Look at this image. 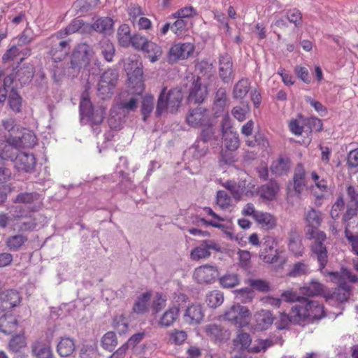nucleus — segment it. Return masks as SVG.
<instances>
[{"instance_id":"nucleus-27","label":"nucleus","mask_w":358,"mask_h":358,"mask_svg":"<svg viewBox=\"0 0 358 358\" xmlns=\"http://www.w3.org/2000/svg\"><path fill=\"white\" fill-rule=\"evenodd\" d=\"M180 308L178 305L169 307L161 316L158 324L161 327H169L176 322L179 317Z\"/></svg>"},{"instance_id":"nucleus-47","label":"nucleus","mask_w":358,"mask_h":358,"mask_svg":"<svg viewBox=\"0 0 358 358\" xmlns=\"http://www.w3.org/2000/svg\"><path fill=\"white\" fill-rule=\"evenodd\" d=\"M101 345L103 349L112 351L117 345V339L115 332H106L101 338Z\"/></svg>"},{"instance_id":"nucleus-23","label":"nucleus","mask_w":358,"mask_h":358,"mask_svg":"<svg viewBox=\"0 0 358 358\" xmlns=\"http://www.w3.org/2000/svg\"><path fill=\"white\" fill-rule=\"evenodd\" d=\"M219 75L224 83H229L233 78V63L230 56L222 55L220 58Z\"/></svg>"},{"instance_id":"nucleus-11","label":"nucleus","mask_w":358,"mask_h":358,"mask_svg":"<svg viewBox=\"0 0 358 358\" xmlns=\"http://www.w3.org/2000/svg\"><path fill=\"white\" fill-rule=\"evenodd\" d=\"M212 120L210 111L203 107L198 106L190 109L186 115L187 124L193 128H200Z\"/></svg>"},{"instance_id":"nucleus-32","label":"nucleus","mask_w":358,"mask_h":358,"mask_svg":"<svg viewBox=\"0 0 358 358\" xmlns=\"http://www.w3.org/2000/svg\"><path fill=\"white\" fill-rule=\"evenodd\" d=\"M255 221L264 229H273L276 225V219L271 213L259 211L255 215Z\"/></svg>"},{"instance_id":"nucleus-14","label":"nucleus","mask_w":358,"mask_h":358,"mask_svg":"<svg viewBox=\"0 0 358 358\" xmlns=\"http://www.w3.org/2000/svg\"><path fill=\"white\" fill-rule=\"evenodd\" d=\"M22 300L21 294L16 289H8L0 294V310L6 311L20 305Z\"/></svg>"},{"instance_id":"nucleus-9","label":"nucleus","mask_w":358,"mask_h":358,"mask_svg":"<svg viewBox=\"0 0 358 358\" xmlns=\"http://www.w3.org/2000/svg\"><path fill=\"white\" fill-rule=\"evenodd\" d=\"M194 50L195 47L192 43H174L168 52V62L173 64L180 60L187 59L193 54Z\"/></svg>"},{"instance_id":"nucleus-56","label":"nucleus","mask_w":358,"mask_h":358,"mask_svg":"<svg viewBox=\"0 0 358 358\" xmlns=\"http://www.w3.org/2000/svg\"><path fill=\"white\" fill-rule=\"evenodd\" d=\"M171 25V31L177 37H182L187 31V22L185 20L176 18Z\"/></svg>"},{"instance_id":"nucleus-28","label":"nucleus","mask_w":358,"mask_h":358,"mask_svg":"<svg viewBox=\"0 0 358 358\" xmlns=\"http://www.w3.org/2000/svg\"><path fill=\"white\" fill-rule=\"evenodd\" d=\"M306 175V172L303 164L299 163L294 169L293 177L294 189L298 193H301L306 187L307 181Z\"/></svg>"},{"instance_id":"nucleus-45","label":"nucleus","mask_w":358,"mask_h":358,"mask_svg":"<svg viewBox=\"0 0 358 358\" xmlns=\"http://www.w3.org/2000/svg\"><path fill=\"white\" fill-rule=\"evenodd\" d=\"M201 128H202V129L201 131L200 137L202 141L207 143L215 138V127L213 119Z\"/></svg>"},{"instance_id":"nucleus-49","label":"nucleus","mask_w":358,"mask_h":358,"mask_svg":"<svg viewBox=\"0 0 358 358\" xmlns=\"http://www.w3.org/2000/svg\"><path fill=\"white\" fill-rule=\"evenodd\" d=\"M216 203L220 209L227 210L232 206V199L225 191L219 190L217 192Z\"/></svg>"},{"instance_id":"nucleus-10","label":"nucleus","mask_w":358,"mask_h":358,"mask_svg":"<svg viewBox=\"0 0 358 358\" xmlns=\"http://www.w3.org/2000/svg\"><path fill=\"white\" fill-rule=\"evenodd\" d=\"M277 245L278 241L275 237L266 236L259 252L260 259L268 264L276 262L279 259V250L275 248Z\"/></svg>"},{"instance_id":"nucleus-54","label":"nucleus","mask_w":358,"mask_h":358,"mask_svg":"<svg viewBox=\"0 0 358 358\" xmlns=\"http://www.w3.org/2000/svg\"><path fill=\"white\" fill-rule=\"evenodd\" d=\"M197 15V11L193 6H185L178 9L171 16L173 18L186 19L193 18Z\"/></svg>"},{"instance_id":"nucleus-17","label":"nucleus","mask_w":358,"mask_h":358,"mask_svg":"<svg viewBox=\"0 0 358 358\" xmlns=\"http://www.w3.org/2000/svg\"><path fill=\"white\" fill-rule=\"evenodd\" d=\"M206 335L215 343H223L229 339L230 331L221 325L209 324L204 327Z\"/></svg>"},{"instance_id":"nucleus-64","label":"nucleus","mask_w":358,"mask_h":358,"mask_svg":"<svg viewBox=\"0 0 358 358\" xmlns=\"http://www.w3.org/2000/svg\"><path fill=\"white\" fill-rule=\"evenodd\" d=\"M310 178L315 183V187L321 192H327L328 190V182L324 178H321L316 171H312Z\"/></svg>"},{"instance_id":"nucleus-60","label":"nucleus","mask_w":358,"mask_h":358,"mask_svg":"<svg viewBox=\"0 0 358 358\" xmlns=\"http://www.w3.org/2000/svg\"><path fill=\"white\" fill-rule=\"evenodd\" d=\"M26 339L23 335L13 336L9 342V349L13 352H19L21 349L25 348Z\"/></svg>"},{"instance_id":"nucleus-42","label":"nucleus","mask_w":358,"mask_h":358,"mask_svg":"<svg viewBox=\"0 0 358 358\" xmlns=\"http://www.w3.org/2000/svg\"><path fill=\"white\" fill-rule=\"evenodd\" d=\"M295 315V313L293 312V307L291 308L290 315L285 312L280 313L278 320L275 322L276 328L279 330H282L287 329L290 323L296 324L294 320V316Z\"/></svg>"},{"instance_id":"nucleus-43","label":"nucleus","mask_w":358,"mask_h":358,"mask_svg":"<svg viewBox=\"0 0 358 358\" xmlns=\"http://www.w3.org/2000/svg\"><path fill=\"white\" fill-rule=\"evenodd\" d=\"M113 20L110 17H100L97 19L91 26V30L94 29L98 32H107L112 29Z\"/></svg>"},{"instance_id":"nucleus-39","label":"nucleus","mask_w":358,"mask_h":358,"mask_svg":"<svg viewBox=\"0 0 358 358\" xmlns=\"http://www.w3.org/2000/svg\"><path fill=\"white\" fill-rule=\"evenodd\" d=\"M117 40L119 45L122 47L128 48L131 45L132 35L128 24H122L117 29Z\"/></svg>"},{"instance_id":"nucleus-31","label":"nucleus","mask_w":358,"mask_h":358,"mask_svg":"<svg viewBox=\"0 0 358 358\" xmlns=\"http://www.w3.org/2000/svg\"><path fill=\"white\" fill-rule=\"evenodd\" d=\"M152 63L157 62L163 54L162 47L155 42L150 40L141 51Z\"/></svg>"},{"instance_id":"nucleus-13","label":"nucleus","mask_w":358,"mask_h":358,"mask_svg":"<svg viewBox=\"0 0 358 358\" xmlns=\"http://www.w3.org/2000/svg\"><path fill=\"white\" fill-rule=\"evenodd\" d=\"M219 275V271L215 266L204 264L195 268L193 278L199 284H211Z\"/></svg>"},{"instance_id":"nucleus-26","label":"nucleus","mask_w":358,"mask_h":358,"mask_svg":"<svg viewBox=\"0 0 358 358\" xmlns=\"http://www.w3.org/2000/svg\"><path fill=\"white\" fill-rule=\"evenodd\" d=\"M13 136H9L7 140H0V159L14 160L17 153V148L13 143Z\"/></svg>"},{"instance_id":"nucleus-3","label":"nucleus","mask_w":358,"mask_h":358,"mask_svg":"<svg viewBox=\"0 0 358 358\" xmlns=\"http://www.w3.org/2000/svg\"><path fill=\"white\" fill-rule=\"evenodd\" d=\"M183 99L182 90L178 88H173L167 90L164 87L162 90L157 99L156 115L159 117L166 110L171 113L178 111Z\"/></svg>"},{"instance_id":"nucleus-29","label":"nucleus","mask_w":358,"mask_h":358,"mask_svg":"<svg viewBox=\"0 0 358 358\" xmlns=\"http://www.w3.org/2000/svg\"><path fill=\"white\" fill-rule=\"evenodd\" d=\"M288 249L295 257H301L304 252L301 238L295 231H292L289 234Z\"/></svg>"},{"instance_id":"nucleus-37","label":"nucleus","mask_w":358,"mask_h":358,"mask_svg":"<svg viewBox=\"0 0 358 358\" xmlns=\"http://www.w3.org/2000/svg\"><path fill=\"white\" fill-rule=\"evenodd\" d=\"M151 296V292H146L139 296L134 304L133 311L137 314L146 313L148 310Z\"/></svg>"},{"instance_id":"nucleus-22","label":"nucleus","mask_w":358,"mask_h":358,"mask_svg":"<svg viewBox=\"0 0 358 358\" xmlns=\"http://www.w3.org/2000/svg\"><path fill=\"white\" fill-rule=\"evenodd\" d=\"M32 352L36 358H52L50 341L48 338H40L32 345Z\"/></svg>"},{"instance_id":"nucleus-20","label":"nucleus","mask_w":358,"mask_h":358,"mask_svg":"<svg viewBox=\"0 0 358 358\" xmlns=\"http://www.w3.org/2000/svg\"><path fill=\"white\" fill-rule=\"evenodd\" d=\"M91 31L90 24L85 23L82 19L75 18L64 29L57 33V38H63L64 36H68L76 32L86 33Z\"/></svg>"},{"instance_id":"nucleus-18","label":"nucleus","mask_w":358,"mask_h":358,"mask_svg":"<svg viewBox=\"0 0 358 358\" xmlns=\"http://www.w3.org/2000/svg\"><path fill=\"white\" fill-rule=\"evenodd\" d=\"M350 294L351 287L346 284H340L333 292L325 293L324 297L327 302H333L339 304L347 301Z\"/></svg>"},{"instance_id":"nucleus-44","label":"nucleus","mask_w":358,"mask_h":358,"mask_svg":"<svg viewBox=\"0 0 358 358\" xmlns=\"http://www.w3.org/2000/svg\"><path fill=\"white\" fill-rule=\"evenodd\" d=\"M250 90V83L248 79L240 80L234 86L233 97L234 99H243Z\"/></svg>"},{"instance_id":"nucleus-19","label":"nucleus","mask_w":358,"mask_h":358,"mask_svg":"<svg viewBox=\"0 0 358 358\" xmlns=\"http://www.w3.org/2000/svg\"><path fill=\"white\" fill-rule=\"evenodd\" d=\"M208 94L207 87L203 86L201 80L199 77H196L192 82L189 89L188 100L189 102L201 103L204 101Z\"/></svg>"},{"instance_id":"nucleus-7","label":"nucleus","mask_w":358,"mask_h":358,"mask_svg":"<svg viewBox=\"0 0 358 358\" xmlns=\"http://www.w3.org/2000/svg\"><path fill=\"white\" fill-rule=\"evenodd\" d=\"M129 82L136 94H141L145 90L143 72L141 63L130 61L124 66Z\"/></svg>"},{"instance_id":"nucleus-40","label":"nucleus","mask_w":358,"mask_h":358,"mask_svg":"<svg viewBox=\"0 0 358 358\" xmlns=\"http://www.w3.org/2000/svg\"><path fill=\"white\" fill-rule=\"evenodd\" d=\"M101 53L104 59L110 62L115 55V47L112 42L108 38L102 39L99 43Z\"/></svg>"},{"instance_id":"nucleus-41","label":"nucleus","mask_w":358,"mask_h":358,"mask_svg":"<svg viewBox=\"0 0 358 358\" xmlns=\"http://www.w3.org/2000/svg\"><path fill=\"white\" fill-rule=\"evenodd\" d=\"M305 117L299 114L296 118L290 120L288 124L290 131L295 136H301L303 131Z\"/></svg>"},{"instance_id":"nucleus-59","label":"nucleus","mask_w":358,"mask_h":358,"mask_svg":"<svg viewBox=\"0 0 358 358\" xmlns=\"http://www.w3.org/2000/svg\"><path fill=\"white\" fill-rule=\"evenodd\" d=\"M239 278L236 274H226L220 278V284L224 288H231L239 284Z\"/></svg>"},{"instance_id":"nucleus-38","label":"nucleus","mask_w":358,"mask_h":358,"mask_svg":"<svg viewBox=\"0 0 358 358\" xmlns=\"http://www.w3.org/2000/svg\"><path fill=\"white\" fill-rule=\"evenodd\" d=\"M28 238L22 234H15L9 236L6 241V245L9 250L16 252L20 250L27 242Z\"/></svg>"},{"instance_id":"nucleus-50","label":"nucleus","mask_w":358,"mask_h":358,"mask_svg":"<svg viewBox=\"0 0 358 358\" xmlns=\"http://www.w3.org/2000/svg\"><path fill=\"white\" fill-rule=\"evenodd\" d=\"M154 108V96L152 95H146L143 99L141 106V113L143 120L146 121Z\"/></svg>"},{"instance_id":"nucleus-46","label":"nucleus","mask_w":358,"mask_h":358,"mask_svg":"<svg viewBox=\"0 0 358 358\" xmlns=\"http://www.w3.org/2000/svg\"><path fill=\"white\" fill-rule=\"evenodd\" d=\"M223 301V294L217 290H213L209 292L206 297V303L211 308H215L220 306Z\"/></svg>"},{"instance_id":"nucleus-24","label":"nucleus","mask_w":358,"mask_h":358,"mask_svg":"<svg viewBox=\"0 0 358 358\" xmlns=\"http://www.w3.org/2000/svg\"><path fill=\"white\" fill-rule=\"evenodd\" d=\"M255 329L264 331L268 329L273 323L274 317L272 313L266 310H261L255 313Z\"/></svg>"},{"instance_id":"nucleus-53","label":"nucleus","mask_w":358,"mask_h":358,"mask_svg":"<svg viewBox=\"0 0 358 358\" xmlns=\"http://www.w3.org/2000/svg\"><path fill=\"white\" fill-rule=\"evenodd\" d=\"M278 187L276 184L270 183L264 185L259 189L260 195L267 200H273L277 194Z\"/></svg>"},{"instance_id":"nucleus-5","label":"nucleus","mask_w":358,"mask_h":358,"mask_svg":"<svg viewBox=\"0 0 358 358\" xmlns=\"http://www.w3.org/2000/svg\"><path fill=\"white\" fill-rule=\"evenodd\" d=\"M235 348L241 351H247L252 353H258L262 350H266L271 345V342L268 340H259L257 344H252V338L250 334L239 331L233 341Z\"/></svg>"},{"instance_id":"nucleus-63","label":"nucleus","mask_w":358,"mask_h":358,"mask_svg":"<svg viewBox=\"0 0 358 358\" xmlns=\"http://www.w3.org/2000/svg\"><path fill=\"white\" fill-rule=\"evenodd\" d=\"M305 125L309 129L310 132H320L323 129V124L320 119L317 117H305Z\"/></svg>"},{"instance_id":"nucleus-6","label":"nucleus","mask_w":358,"mask_h":358,"mask_svg":"<svg viewBox=\"0 0 358 358\" xmlns=\"http://www.w3.org/2000/svg\"><path fill=\"white\" fill-rule=\"evenodd\" d=\"M251 313L248 307L234 304L227 309L223 315L224 320L230 322L237 327L243 328L250 324Z\"/></svg>"},{"instance_id":"nucleus-62","label":"nucleus","mask_w":358,"mask_h":358,"mask_svg":"<svg viewBox=\"0 0 358 358\" xmlns=\"http://www.w3.org/2000/svg\"><path fill=\"white\" fill-rule=\"evenodd\" d=\"M236 298L242 303H248L252 301L254 297V292L251 288H243L235 290Z\"/></svg>"},{"instance_id":"nucleus-30","label":"nucleus","mask_w":358,"mask_h":358,"mask_svg":"<svg viewBox=\"0 0 358 358\" xmlns=\"http://www.w3.org/2000/svg\"><path fill=\"white\" fill-rule=\"evenodd\" d=\"M18 322L12 314H5L0 317V331L11 334L17 331Z\"/></svg>"},{"instance_id":"nucleus-33","label":"nucleus","mask_w":358,"mask_h":358,"mask_svg":"<svg viewBox=\"0 0 358 358\" xmlns=\"http://www.w3.org/2000/svg\"><path fill=\"white\" fill-rule=\"evenodd\" d=\"M76 350L73 339L62 337L57 345V352L59 356L66 357L71 356Z\"/></svg>"},{"instance_id":"nucleus-36","label":"nucleus","mask_w":358,"mask_h":358,"mask_svg":"<svg viewBox=\"0 0 358 358\" xmlns=\"http://www.w3.org/2000/svg\"><path fill=\"white\" fill-rule=\"evenodd\" d=\"M227 103L225 89L220 88L215 93L213 109L215 116L218 117L224 111Z\"/></svg>"},{"instance_id":"nucleus-25","label":"nucleus","mask_w":358,"mask_h":358,"mask_svg":"<svg viewBox=\"0 0 358 358\" xmlns=\"http://www.w3.org/2000/svg\"><path fill=\"white\" fill-rule=\"evenodd\" d=\"M12 141L13 143L19 149L21 148H33L37 144L38 139L33 131L24 129L21 136H13Z\"/></svg>"},{"instance_id":"nucleus-57","label":"nucleus","mask_w":358,"mask_h":358,"mask_svg":"<svg viewBox=\"0 0 358 358\" xmlns=\"http://www.w3.org/2000/svg\"><path fill=\"white\" fill-rule=\"evenodd\" d=\"M309 272V267L307 264L303 262H299L294 264L292 269L289 272L290 277H299L303 275H307Z\"/></svg>"},{"instance_id":"nucleus-34","label":"nucleus","mask_w":358,"mask_h":358,"mask_svg":"<svg viewBox=\"0 0 358 358\" xmlns=\"http://www.w3.org/2000/svg\"><path fill=\"white\" fill-rule=\"evenodd\" d=\"M300 292L308 296L324 295V286L317 280H311L308 285L300 288Z\"/></svg>"},{"instance_id":"nucleus-55","label":"nucleus","mask_w":358,"mask_h":358,"mask_svg":"<svg viewBox=\"0 0 358 358\" xmlns=\"http://www.w3.org/2000/svg\"><path fill=\"white\" fill-rule=\"evenodd\" d=\"M39 194L37 192H22L17 195L14 200V203L31 204L38 200Z\"/></svg>"},{"instance_id":"nucleus-16","label":"nucleus","mask_w":358,"mask_h":358,"mask_svg":"<svg viewBox=\"0 0 358 358\" xmlns=\"http://www.w3.org/2000/svg\"><path fill=\"white\" fill-rule=\"evenodd\" d=\"M13 161L15 162V167L19 171L32 172L34 171L36 165L35 156L33 154L27 152L17 153Z\"/></svg>"},{"instance_id":"nucleus-61","label":"nucleus","mask_w":358,"mask_h":358,"mask_svg":"<svg viewBox=\"0 0 358 358\" xmlns=\"http://www.w3.org/2000/svg\"><path fill=\"white\" fill-rule=\"evenodd\" d=\"M10 108L15 112H20L22 106V98L18 93L12 89L8 98Z\"/></svg>"},{"instance_id":"nucleus-51","label":"nucleus","mask_w":358,"mask_h":358,"mask_svg":"<svg viewBox=\"0 0 358 358\" xmlns=\"http://www.w3.org/2000/svg\"><path fill=\"white\" fill-rule=\"evenodd\" d=\"M186 331L179 329H173L169 333V342L176 345H182L187 339Z\"/></svg>"},{"instance_id":"nucleus-8","label":"nucleus","mask_w":358,"mask_h":358,"mask_svg":"<svg viewBox=\"0 0 358 358\" xmlns=\"http://www.w3.org/2000/svg\"><path fill=\"white\" fill-rule=\"evenodd\" d=\"M115 71L108 69L101 75L98 84V94L102 99L110 98L117 81Z\"/></svg>"},{"instance_id":"nucleus-15","label":"nucleus","mask_w":358,"mask_h":358,"mask_svg":"<svg viewBox=\"0 0 358 358\" xmlns=\"http://www.w3.org/2000/svg\"><path fill=\"white\" fill-rule=\"evenodd\" d=\"M210 250L219 252L220 247L214 240L202 241L201 246L196 247L191 251L190 257L194 261L208 258L210 256Z\"/></svg>"},{"instance_id":"nucleus-58","label":"nucleus","mask_w":358,"mask_h":358,"mask_svg":"<svg viewBox=\"0 0 358 358\" xmlns=\"http://www.w3.org/2000/svg\"><path fill=\"white\" fill-rule=\"evenodd\" d=\"M93 106L90 99L83 96L80 103V113L82 118L91 117L93 115Z\"/></svg>"},{"instance_id":"nucleus-1","label":"nucleus","mask_w":358,"mask_h":358,"mask_svg":"<svg viewBox=\"0 0 358 358\" xmlns=\"http://www.w3.org/2000/svg\"><path fill=\"white\" fill-rule=\"evenodd\" d=\"M305 220L308 227L306 238L308 240H314L310 245V250L317 257L319 270L322 271L328 262V251L324 244L327 240V235L317 229L322 224V214L320 210L311 208L305 214Z\"/></svg>"},{"instance_id":"nucleus-4","label":"nucleus","mask_w":358,"mask_h":358,"mask_svg":"<svg viewBox=\"0 0 358 358\" xmlns=\"http://www.w3.org/2000/svg\"><path fill=\"white\" fill-rule=\"evenodd\" d=\"M94 55V52L90 45L86 43L77 45L71 56V67L78 71L88 69Z\"/></svg>"},{"instance_id":"nucleus-12","label":"nucleus","mask_w":358,"mask_h":358,"mask_svg":"<svg viewBox=\"0 0 358 358\" xmlns=\"http://www.w3.org/2000/svg\"><path fill=\"white\" fill-rule=\"evenodd\" d=\"M62 38H57V34L52 36L50 40L52 46L50 55L55 62H59L66 58L70 52V40H60Z\"/></svg>"},{"instance_id":"nucleus-21","label":"nucleus","mask_w":358,"mask_h":358,"mask_svg":"<svg viewBox=\"0 0 358 358\" xmlns=\"http://www.w3.org/2000/svg\"><path fill=\"white\" fill-rule=\"evenodd\" d=\"M204 317V310L199 303H192L188 306L184 313V320L189 324H198Z\"/></svg>"},{"instance_id":"nucleus-48","label":"nucleus","mask_w":358,"mask_h":358,"mask_svg":"<svg viewBox=\"0 0 358 358\" xmlns=\"http://www.w3.org/2000/svg\"><path fill=\"white\" fill-rule=\"evenodd\" d=\"M22 55V57L20 58V62H22L26 56L29 55V50L27 51L25 53L22 52L20 50L17 46L13 45L10 49H8L6 53L2 57V60L3 62H7L10 60H14L16 57Z\"/></svg>"},{"instance_id":"nucleus-2","label":"nucleus","mask_w":358,"mask_h":358,"mask_svg":"<svg viewBox=\"0 0 358 358\" xmlns=\"http://www.w3.org/2000/svg\"><path fill=\"white\" fill-rule=\"evenodd\" d=\"M295 313L294 320L297 324L313 323L325 317L324 307L317 301L301 298L299 303L293 306Z\"/></svg>"},{"instance_id":"nucleus-35","label":"nucleus","mask_w":358,"mask_h":358,"mask_svg":"<svg viewBox=\"0 0 358 358\" xmlns=\"http://www.w3.org/2000/svg\"><path fill=\"white\" fill-rule=\"evenodd\" d=\"M290 167V160L287 157H280L273 161L270 169L273 174L281 176L287 174Z\"/></svg>"},{"instance_id":"nucleus-52","label":"nucleus","mask_w":358,"mask_h":358,"mask_svg":"<svg viewBox=\"0 0 358 358\" xmlns=\"http://www.w3.org/2000/svg\"><path fill=\"white\" fill-rule=\"evenodd\" d=\"M150 39L145 35L140 33H136L132 35L131 45L134 49L137 51H142L147 45Z\"/></svg>"}]
</instances>
